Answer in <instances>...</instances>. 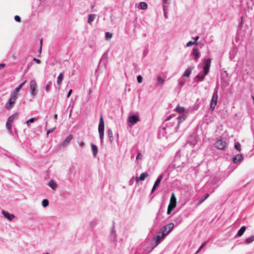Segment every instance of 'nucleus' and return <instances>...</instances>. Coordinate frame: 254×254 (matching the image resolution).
<instances>
[{
  "label": "nucleus",
  "mask_w": 254,
  "mask_h": 254,
  "mask_svg": "<svg viewBox=\"0 0 254 254\" xmlns=\"http://www.w3.org/2000/svg\"><path fill=\"white\" fill-rule=\"evenodd\" d=\"M174 227V225L173 223H170L165 226L161 235H158L155 238L156 239V245H158L160 243L161 240L168 234L173 229Z\"/></svg>",
  "instance_id": "obj_1"
},
{
  "label": "nucleus",
  "mask_w": 254,
  "mask_h": 254,
  "mask_svg": "<svg viewBox=\"0 0 254 254\" xmlns=\"http://www.w3.org/2000/svg\"><path fill=\"white\" fill-rule=\"evenodd\" d=\"M211 60L210 58L205 59L204 60V66L203 67V71L196 76L195 79H198L199 81H202L204 79L205 76L209 72L211 65Z\"/></svg>",
  "instance_id": "obj_2"
},
{
  "label": "nucleus",
  "mask_w": 254,
  "mask_h": 254,
  "mask_svg": "<svg viewBox=\"0 0 254 254\" xmlns=\"http://www.w3.org/2000/svg\"><path fill=\"white\" fill-rule=\"evenodd\" d=\"M177 204V199L175 193L173 192L170 200L169 204L168 207L167 214H170L173 210L176 207Z\"/></svg>",
  "instance_id": "obj_3"
},
{
  "label": "nucleus",
  "mask_w": 254,
  "mask_h": 254,
  "mask_svg": "<svg viewBox=\"0 0 254 254\" xmlns=\"http://www.w3.org/2000/svg\"><path fill=\"white\" fill-rule=\"evenodd\" d=\"M98 131L100 134V137L101 140L104 138V122L102 116H101L98 126Z\"/></svg>",
  "instance_id": "obj_4"
},
{
  "label": "nucleus",
  "mask_w": 254,
  "mask_h": 254,
  "mask_svg": "<svg viewBox=\"0 0 254 254\" xmlns=\"http://www.w3.org/2000/svg\"><path fill=\"white\" fill-rule=\"evenodd\" d=\"M30 91L33 97H35L37 93V84L35 80L30 81Z\"/></svg>",
  "instance_id": "obj_5"
},
{
  "label": "nucleus",
  "mask_w": 254,
  "mask_h": 254,
  "mask_svg": "<svg viewBox=\"0 0 254 254\" xmlns=\"http://www.w3.org/2000/svg\"><path fill=\"white\" fill-rule=\"evenodd\" d=\"M217 101H218V94L217 92L215 91L212 95L211 100L210 104V109L211 111H213L215 106H216L217 104Z\"/></svg>",
  "instance_id": "obj_6"
},
{
  "label": "nucleus",
  "mask_w": 254,
  "mask_h": 254,
  "mask_svg": "<svg viewBox=\"0 0 254 254\" xmlns=\"http://www.w3.org/2000/svg\"><path fill=\"white\" fill-rule=\"evenodd\" d=\"M226 145V142L225 141H223L222 139H218L214 144L215 147L220 150H223L225 148Z\"/></svg>",
  "instance_id": "obj_7"
},
{
  "label": "nucleus",
  "mask_w": 254,
  "mask_h": 254,
  "mask_svg": "<svg viewBox=\"0 0 254 254\" xmlns=\"http://www.w3.org/2000/svg\"><path fill=\"white\" fill-rule=\"evenodd\" d=\"M26 81H25L21 83L18 87H17L14 91L11 93V95L14 96L15 97H17V95L20 90V89L22 88V87L24 86V85L26 83Z\"/></svg>",
  "instance_id": "obj_8"
},
{
  "label": "nucleus",
  "mask_w": 254,
  "mask_h": 254,
  "mask_svg": "<svg viewBox=\"0 0 254 254\" xmlns=\"http://www.w3.org/2000/svg\"><path fill=\"white\" fill-rule=\"evenodd\" d=\"M139 121L137 116L135 115H131L128 117L127 121L132 124L134 125L137 123Z\"/></svg>",
  "instance_id": "obj_9"
},
{
  "label": "nucleus",
  "mask_w": 254,
  "mask_h": 254,
  "mask_svg": "<svg viewBox=\"0 0 254 254\" xmlns=\"http://www.w3.org/2000/svg\"><path fill=\"white\" fill-rule=\"evenodd\" d=\"M73 135L72 134L69 135L61 143V145L63 147H64L67 146L70 141L73 139Z\"/></svg>",
  "instance_id": "obj_10"
},
{
  "label": "nucleus",
  "mask_w": 254,
  "mask_h": 254,
  "mask_svg": "<svg viewBox=\"0 0 254 254\" xmlns=\"http://www.w3.org/2000/svg\"><path fill=\"white\" fill-rule=\"evenodd\" d=\"M162 179H163V176L162 175H160V176H159V177L158 178V179H157V180L155 182L154 185V186H153V187L152 188V190H151L152 192H153L155 191V190H156V189L157 188V187L159 186V185H160V184Z\"/></svg>",
  "instance_id": "obj_11"
},
{
  "label": "nucleus",
  "mask_w": 254,
  "mask_h": 254,
  "mask_svg": "<svg viewBox=\"0 0 254 254\" xmlns=\"http://www.w3.org/2000/svg\"><path fill=\"white\" fill-rule=\"evenodd\" d=\"M2 213L4 215V217L9 221L12 220L15 217V216L13 214H10L8 212L5 211L4 210H2Z\"/></svg>",
  "instance_id": "obj_12"
},
{
  "label": "nucleus",
  "mask_w": 254,
  "mask_h": 254,
  "mask_svg": "<svg viewBox=\"0 0 254 254\" xmlns=\"http://www.w3.org/2000/svg\"><path fill=\"white\" fill-rule=\"evenodd\" d=\"M243 158V155L241 154H239L233 157V162L234 163H237L242 161Z\"/></svg>",
  "instance_id": "obj_13"
},
{
  "label": "nucleus",
  "mask_w": 254,
  "mask_h": 254,
  "mask_svg": "<svg viewBox=\"0 0 254 254\" xmlns=\"http://www.w3.org/2000/svg\"><path fill=\"white\" fill-rule=\"evenodd\" d=\"M148 176V174L146 173H143L141 174L139 177H137L136 179V181L137 183H138L140 181H144L146 177Z\"/></svg>",
  "instance_id": "obj_14"
},
{
  "label": "nucleus",
  "mask_w": 254,
  "mask_h": 254,
  "mask_svg": "<svg viewBox=\"0 0 254 254\" xmlns=\"http://www.w3.org/2000/svg\"><path fill=\"white\" fill-rule=\"evenodd\" d=\"M64 77V75L63 72H61L58 77L57 80V84L58 85H61L62 83Z\"/></svg>",
  "instance_id": "obj_15"
},
{
  "label": "nucleus",
  "mask_w": 254,
  "mask_h": 254,
  "mask_svg": "<svg viewBox=\"0 0 254 254\" xmlns=\"http://www.w3.org/2000/svg\"><path fill=\"white\" fill-rule=\"evenodd\" d=\"M185 119H186V118L184 115H181V116L178 117L177 119L179 120V122H178V126L176 127L177 129H178L179 128L180 125L181 123L183 121H184L185 120Z\"/></svg>",
  "instance_id": "obj_16"
},
{
  "label": "nucleus",
  "mask_w": 254,
  "mask_h": 254,
  "mask_svg": "<svg viewBox=\"0 0 254 254\" xmlns=\"http://www.w3.org/2000/svg\"><path fill=\"white\" fill-rule=\"evenodd\" d=\"M246 229V228L245 226L242 227L240 228V229L238 231V232L237 234V236L238 237H240V236H242L243 235V234L244 233Z\"/></svg>",
  "instance_id": "obj_17"
},
{
  "label": "nucleus",
  "mask_w": 254,
  "mask_h": 254,
  "mask_svg": "<svg viewBox=\"0 0 254 254\" xmlns=\"http://www.w3.org/2000/svg\"><path fill=\"white\" fill-rule=\"evenodd\" d=\"M193 54L194 55V60L196 62L198 60V58L199 57V51L197 49H193Z\"/></svg>",
  "instance_id": "obj_18"
},
{
  "label": "nucleus",
  "mask_w": 254,
  "mask_h": 254,
  "mask_svg": "<svg viewBox=\"0 0 254 254\" xmlns=\"http://www.w3.org/2000/svg\"><path fill=\"white\" fill-rule=\"evenodd\" d=\"M209 196V193H206L199 201L198 203L197 204V205H200L201 203H202L205 199H206Z\"/></svg>",
  "instance_id": "obj_19"
},
{
  "label": "nucleus",
  "mask_w": 254,
  "mask_h": 254,
  "mask_svg": "<svg viewBox=\"0 0 254 254\" xmlns=\"http://www.w3.org/2000/svg\"><path fill=\"white\" fill-rule=\"evenodd\" d=\"M96 16V14H89L88 15V22L89 23H91L92 21L94 20Z\"/></svg>",
  "instance_id": "obj_20"
},
{
  "label": "nucleus",
  "mask_w": 254,
  "mask_h": 254,
  "mask_svg": "<svg viewBox=\"0 0 254 254\" xmlns=\"http://www.w3.org/2000/svg\"><path fill=\"white\" fill-rule=\"evenodd\" d=\"M13 105L14 104L8 100L6 103L5 107L7 109L10 110L13 107Z\"/></svg>",
  "instance_id": "obj_21"
},
{
  "label": "nucleus",
  "mask_w": 254,
  "mask_h": 254,
  "mask_svg": "<svg viewBox=\"0 0 254 254\" xmlns=\"http://www.w3.org/2000/svg\"><path fill=\"white\" fill-rule=\"evenodd\" d=\"M108 135L109 138V140L112 142L114 140L113 133L111 129H109L108 130Z\"/></svg>",
  "instance_id": "obj_22"
},
{
  "label": "nucleus",
  "mask_w": 254,
  "mask_h": 254,
  "mask_svg": "<svg viewBox=\"0 0 254 254\" xmlns=\"http://www.w3.org/2000/svg\"><path fill=\"white\" fill-rule=\"evenodd\" d=\"M48 185L53 190L56 189L57 188V184L53 180L50 181L48 183Z\"/></svg>",
  "instance_id": "obj_23"
},
{
  "label": "nucleus",
  "mask_w": 254,
  "mask_h": 254,
  "mask_svg": "<svg viewBox=\"0 0 254 254\" xmlns=\"http://www.w3.org/2000/svg\"><path fill=\"white\" fill-rule=\"evenodd\" d=\"M38 118H32L27 120L26 122V124L27 126H30V124L34 123L36 120H37Z\"/></svg>",
  "instance_id": "obj_24"
},
{
  "label": "nucleus",
  "mask_w": 254,
  "mask_h": 254,
  "mask_svg": "<svg viewBox=\"0 0 254 254\" xmlns=\"http://www.w3.org/2000/svg\"><path fill=\"white\" fill-rule=\"evenodd\" d=\"M191 69L189 68H187L185 70V72H184V73L183 74V76H185V77H189L190 76V74H191Z\"/></svg>",
  "instance_id": "obj_25"
},
{
  "label": "nucleus",
  "mask_w": 254,
  "mask_h": 254,
  "mask_svg": "<svg viewBox=\"0 0 254 254\" xmlns=\"http://www.w3.org/2000/svg\"><path fill=\"white\" fill-rule=\"evenodd\" d=\"M17 114H13L9 117L7 121L13 123V121L17 118Z\"/></svg>",
  "instance_id": "obj_26"
},
{
  "label": "nucleus",
  "mask_w": 254,
  "mask_h": 254,
  "mask_svg": "<svg viewBox=\"0 0 254 254\" xmlns=\"http://www.w3.org/2000/svg\"><path fill=\"white\" fill-rule=\"evenodd\" d=\"M164 80L162 79L161 76H158L157 77V85H160L162 87L163 85Z\"/></svg>",
  "instance_id": "obj_27"
},
{
  "label": "nucleus",
  "mask_w": 254,
  "mask_h": 254,
  "mask_svg": "<svg viewBox=\"0 0 254 254\" xmlns=\"http://www.w3.org/2000/svg\"><path fill=\"white\" fill-rule=\"evenodd\" d=\"M92 149L93 153V155L94 156H95L97 153L98 149L96 147V146L94 144H91Z\"/></svg>",
  "instance_id": "obj_28"
},
{
  "label": "nucleus",
  "mask_w": 254,
  "mask_h": 254,
  "mask_svg": "<svg viewBox=\"0 0 254 254\" xmlns=\"http://www.w3.org/2000/svg\"><path fill=\"white\" fill-rule=\"evenodd\" d=\"M176 110L177 112L181 114L183 113L185 111V108L183 107L177 106V107L176 108Z\"/></svg>",
  "instance_id": "obj_29"
},
{
  "label": "nucleus",
  "mask_w": 254,
  "mask_h": 254,
  "mask_svg": "<svg viewBox=\"0 0 254 254\" xmlns=\"http://www.w3.org/2000/svg\"><path fill=\"white\" fill-rule=\"evenodd\" d=\"M140 6L142 9H146L147 8V4L145 2H141L140 3Z\"/></svg>",
  "instance_id": "obj_30"
},
{
  "label": "nucleus",
  "mask_w": 254,
  "mask_h": 254,
  "mask_svg": "<svg viewBox=\"0 0 254 254\" xmlns=\"http://www.w3.org/2000/svg\"><path fill=\"white\" fill-rule=\"evenodd\" d=\"M12 126V123L9 122V121H7L6 124V126L7 128L10 132L11 131Z\"/></svg>",
  "instance_id": "obj_31"
},
{
  "label": "nucleus",
  "mask_w": 254,
  "mask_h": 254,
  "mask_svg": "<svg viewBox=\"0 0 254 254\" xmlns=\"http://www.w3.org/2000/svg\"><path fill=\"white\" fill-rule=\"evenodd\" d=\"M254 241V236H252L249 238H248L246 240V242L247 244H249L252 243V242H253Z\"/></svg>",
  "instance_id": "obj_32"
},
{
  "label": "nucleus",
  "mask_w": 254,
  "mask_h": 254,
  "mask_svg": "<svg viewBox=\"0 0 254 254\" xmlns=\"http://www.w3.org/2000/svg\"><path fill=\"white\" fill-rule=\"evenodd\" d=\"M113 34L109 32H106L105 38L107 40H109L112 37Z\"/></svg>",
  "instance_id": "obj_33"
},
{
  "label": "nucleus",
  "mask_w": 254,
  "mask_h": 254,
  "mask_svg": "<svg viewBox=\"0 0 254 254\" xmlns=\"http://www.w3.org/2000/svg\"><path fill=\"white\" fill-rule=\"evenodd\" d=\"M49 205V201L47 199H45L42 201V205L43 207H46Z\"/></svg>",
  "instance_id": "obj_34"
},
{
  "label": "nucleus",
  "mask_w": 254,
  "mask_h": 254,
  "mask_svg": "<svg viewBox=\"0 0 254 254\" xmlns=\"http://www.w3.org/2000/svg\"><path fill=\"white\" fill-rule=\"evenodd\" d=\"M16 99H17L16 97H15V96L11 95V96H10V98L9 99V100L10 102H12L14 104Z\"/></svg>",
  "instance_id": "obj_35"
},
{
  "label": "nucleus",
  "mask_w": 254,
  "mask_h": 254,
  "mask_svg": "<svg viewBox=\"0 0 254 254\" xmlns=\"http://www.w3.org/2000/svg\"><path fill=\"white\" fill-rule=\"evenodd\" d=\"M235 148L239 151L241 150L240 144L239 142H237L235 144Z\"/></svg>",
  "instance_id": "obj_36"
},
{
  "label": "nucleus",
  "mask_w": 254,
  "mask_h": 254,
  "mask_svg": "<svg viewBox=\"0 0 254 254\" xmlns=\"http://www.w3.org/2000/svg\"><path fill=\"white\" fill-rule=\"evenodd\" d=\"M196 44H197V42H196L189 41V42L187 43V46L190 47L192 45H195Z\"/></svg>",
  "instance_id": "obj_37"
},
{
  "label": "nucleus",
  "mask_w": 254,
  "mask_h": 254,
  "mask_svg": "<svg viewBox=\"0 0 254 254\" xmlns=\"http://www.w3.org/2000/svg\"><path fill=\"white\" fill-rule=\"evenodd\" d=\"M51 82H49L48 84L46 85L45 89L47 92H48L50 89V86H51Z\"/></svg>",
  "instance_id": "obj_38"
},
{
  "label": "nucleus",
  "mask_w": 254,
  "mask_h": 254,
  "mask_svg": "<svg viewBox=\"0 0 254 254\" xmlns=\"http://www.w3.org/2000/svg\"><path fill=\"white\" fill-rule=\"evenodd\" d=\"M206 242H204L203 243L201 246L199 247V248L198 249V250L196 251V254H198L199 253V252L204 247V246L206 245Z\"/></svg>",
  "instance_id": "obj_39"
},
{
  "label": "nucleus",
  "mask_w": 254,
  "mask_h": 254,
  "mask_svg": "<svg viewBox=\"0 0 254 254\" xmlns=\"http://www.w3.org/2000/svg\"><path fill=\"white\" fill-rule=\"evenodd\" d=\"M137 80L138 83H141L142 81V77L141 75H138L137 77Z\"/></svg>",
  "instance_id": "obj_40"
},
{
  "label": "nucleus",
  "mask_w": 254,
  "mask_h": 254,
  "mask_svg": "<svg viewBox=\"0 0 254 254\" xmlns=\"http://www.w3.org/2000/svg\"><path fill=\"white\" fill-rule=\"evenodd\" d=\"M14 19L17 22H20L21 20L20 17L18 15L15 16Z\"/></svg>",
  "instance_id": "obj_41"
},
{
  "label": "nucleus",
  "mask_w": 254,
  "mask_h": 254,
  "mask_svg": "<svg viewBox=\"0 0 254 254\" xmlns=\"http://www.w3.org/2000/svg\"><path fill=\"white\" fill-rule=\"evenodd\" d=\"M142 155L140 153H138L137 156H136V160L141 159L142 158Z\"/></svg>",
  "instance_id": "obj_42"
},
{
  "label": "nucleus",
  "mask_w": 254,
  "mask_h": 254,
  "mask_svg": "<svg viewBox=\"0 0 254 254\" xmlns=\"http://www.w3.org/2000/svg\"><path fill=\"white\" fill-rule=\"evenodd\" d=\"M78 144L80 146L83 147L84 146L85 144L83 141H77Z\"/></svg>",
  "instance_id": "obj_43"
},
{
  "label": "nucleus",
  "mask_w": 254,
  "mask_h": 254,
  "mask_svg": "<svg viewBox=\"0 0 254 254\" xmlns=\"http://www.w3.org/2000/svg\"><path fill=\"white\" fill-rule=\"evenodd\" d=\"M72 92V89L69 90V91H68V93L67 94V98H69L70 97V96L71 95Z\"/></svg>",
  "instance_id": "obj_44"
},
{
  "label": "nucleus",
  "mask_w": 254,
  "mask_h": 254,
  "mask_svg": "<svg viewBox=\"0 0 254 254\" xmlns=\"http://www.w3.org/2000/svg\"><path fill=\"white\" fill-rule=\"evenodd\" d=\"M33 61L36 62L37 64H39L41 63V61L39 59H36V58H34L33 59Z\"/></svg>",
  "instance_id": "obj_45"
},
{
  "label": "nucleus",
  "mask_w": 254,
  "mask_h": 254,
  "mask_svg": "<svg viewBox=\"0 0 254 254\" xmlns=\"http://www.w3.org/2000/svg\"><path fill=\"white\" fill-rule=\"evenodd\" d=\"M56 128V127H54L52 129H49L48 131H47V135H48L50 132H52L54 129Z\"/></svg>",
  "instance_id": "obj_46"
},
{
  "label": "nucleus",
  "mask_w": 254,
  "mask_h": 254,
  "mask_svg": "<svg viewBox=\"0 0 254 254\" xmlns=\"http://www.w3.org/2000/svg\"><path fill=\"white\" fill-rule=\"evenodd\" d=\"M5 64H0V68H2L5 66Z\"/></svg>",
  "instance_id": "obj_47"
},
{
  "label": "nucleus",
  "mask_w": 254,
  "mask_h": 254,
  "mask_svg": "<svg viewBox=\"0 0 254 254\" xmlns=\"http://www.w3.org/2000/svg\"><path fill=\"white\" fill-rule=\"evenodd\" d=\"M163 0V2L165 4H168L169 3V0Z\"/></svg>",
  "instance_id": "obj_48"
},
{
  "label": "nucleus",
  "mask_w": 254,
  "mask_h": 254,
  "mask_svg": "<svg viewBox=\"0 0 254 254\" xmlns=\"http://www.w3.org/2000/svg\"><path fill=\"white\" fill-rule=\"evenodd\" d=\"M179 82L180 85H183V84L184 83L183 81H181V80L180 79L179 80Z\"/></svg>",
  "instance_id": "obj_49"
},
{
  "label": "nucleus",
  "mask_w": 254,
  "mask_h": 254,
  "mask_svg": "<svg viewBox=\"0 0 254 254\" xmlns=\"http://www.w3.org/2000/svg\"><path fill=\"white\" fill-rule=\"evenodd\" d=\"M198 38H199V37L198 36L195 37V38H194V39L195 40V42H196V41L198 39Z\"/></svg>",
  "instance_id": "obj_50"
},
{
  "label": "nucleus",
  "mask_w": 254,
  "mask_h": 254,
  "mask_svg": "<svg viewBox=\"0 0 254 254\" xmlns=\"http://www.w3.org/2000/svg\"><path fill=\"white\" fill-rule=\"evenodd\" d=\"M54 118H55V119L56 120H57V119H58V115H57V114H55V115H54Z\"/></svg>",
  "instance_id": "obj_51"
},
{
  "label": "nucleus",
  "mask_w": 254,
  "mask_h": 254,
  "mask_svg": "<svg viewBox=\"0 0 254 254\" xmlns=\"http://www.w3.org/2000/svg\"><path fill=\"white\" fill-rule=\"evenodd\" d=\"M42 43H43V39H41L40 40V46H42Z\"/></svg>",
  "instance_id": "obj_52"
},
{
  "label": "nucleus",
  "mask_w": 254,
  "mask_h": 254,
  "mask_svg": "<svg viewBox=\"0 0 254 254\" xmlns=\"http://www.w3.org/2000/svg\"><path fill=\"white\" fill-rule=\"evenodd\" d=\"M39 52L40 54L41 53V52H42V47L41 46H40Z\"/></svg>",
  "instance_id": "obj_53"
},
{
  "label": "nucleus",
  "mask_w": 254,
  "mask_h": 254,
  "mask_svg": "<svg viewBox=\"0 0 254 254\" xmlns=\"http://www.w3.org/2000/svg\"><path fill=\"white\" fill-rule=\"evenodd\" d=\"M91 92H92V90L91 89H89V94H90Z\"/></svg>",
  "instance_id": "obj_54"
},
{
  "label": "nucleus",
  "mask_w": 254,
  "mask_h": 254,
  "mask_svg": "<svg viewBox=\"0 0 254 254\" xmlns=\"http://www.w3.org/2000/svg\"><path fill=\"white\" fill-rule=\"evenodd\" d=\"M94 7V5H92L91 8L93 9Z\"/></svg>",
  "instance_id": "obj_55"
},
{
  "label": "nucleus",
  "mask_w": 254,
  "mask_h": 254,
  "mask_svg": "<svg viewBox=\"0 0 254 254\" xmlns=\"http://www.w3.org/2000/svg\"><path fill=\"white\" fill-rule=\"evenodd\" d=\"M169 119V118H168L166 120L167 121Z\"/></svg>",
  "instance_id": "obj_56"
}]
</instances>
